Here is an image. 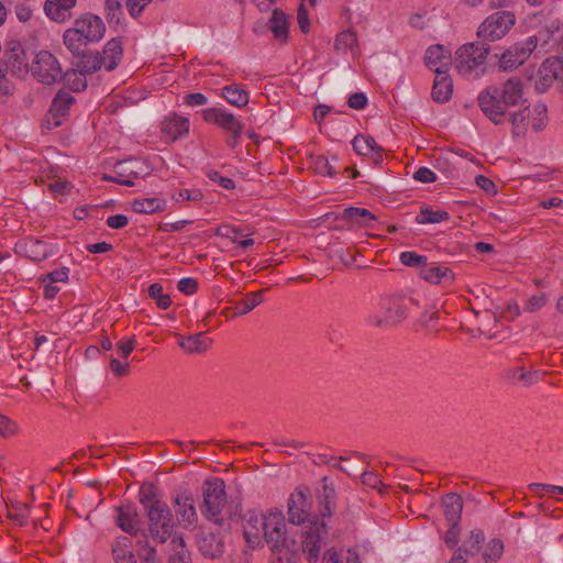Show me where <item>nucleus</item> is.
<instances>
[{"label": "nucleus", "mask_w": 563, "mask_h": 563, "mask_svg": "<svg viewBox=\"0 0 563 563\" xmlns=\"http://www.w3.org/2000/svg\"><path fill=\"white\" fill-rule=\"evenodd\" d=\"M478 104L495 124L508 119L515 135H523L531 125L532 112L522 97V82L518 77L509 78L501 89L488 87L478 96Z\"/></svg>", "instance_id": "f257e3e1"}, {"label": "nucleus", "mask_w": 563, "mask_h": 563, "mask_svg": "<svg viewBox=\"0 0 563 563\" xmlns=\"http://www.w3.org/2000/svg\"><path fill=\"white\" fill-rule=\"evenodd\" d=\"M139 500L147 518L148 537L154 542L165 543L179 536L175 532V521L169 506L158 497L157 488L153 484L142 485Z\"/></svg>", "instance_id": "f03ea898"}, {"label": "nucleus", "mask_w": 563, "mask_h": 563, "mask_svg": "<svg viewBox=\"0 0 563 563\" xmlns=\"http://www.w3.org/2000/svg\"><path fill=\"white\" fill-rule=\"evenodd\" d=\"M418 305L417 300L408 296L390 297L385 306L383 316H371V324L383 328L394 327L406 320L413 307Z\"/></svg>", "instance_id": "7ed1b4c3"}, {"label": "nucleus", "mask_w": 563, "mask_h": 563, "mask_svg": "<svg viewBox=\"0 0 563 563\" xmlns=\"http://www.w3.org/2000/svg\"><path fill=\"white\" fill-rule=\"evenodd\" d=\"M516 24V16L510 11H496L489 14L477 27L476 35L483 42H495L505 37Z\"/></svg>", "instance_id": "20e7f679"}, {"label": "nucleus", "mask_w": 563, "mask_h": 563, "mask_svg": "<svg viewBox=\"0 0 563 563\" xmlns=\"http://www.w3.org/2000/svg\"><path fill=\"white\" fill-rule=\"evenodd\" d=\"M490 52L486 43H467L462 45L455 53V67L463 76H468L481 66Z\"/></svg>", "instance_id": "39448f33"}, {"label": "nucleus", "mask_w": 563, "mask_h": 563, "mask_svg": "<svg viewBox=\"0 0 563 563\" xmlns=\"http://www.w3.org/2000/svg\"><path fill=\"white\" fill-rule=\"evenodd\" d=\"M31 75L41 84L53 85L63 78L58 59L48 51L36 53L30 66Z\"/></svg>", "instance_id": "423d86ee"}, {"label": "nucleus", "mask_w": 563, "mask_h": 563, "mask_svg": "<svg viewBox=\"0 0 563 563\" xmlns=\"http://www.w3.org/2000/svg\"><path fill=\"white\" fill-rule=\"evenodd\" d=\"M227 504L225 484L220 478L208 479L203 486L202 514L208 519L219 520Z\"/></svg>", "instance_id": "0eeeda50"}, {"label": "nucleus", "mask_w": 563, "mask_h": 563, "mask_svg": "<svg viewBox=\"0 0 563 563\" xmlns=\"http://www.w3.org/2000/svg\"><path fill=\"white\" fill-rule=\"evenodd\" d=\"M243 534L251 548L260 547L268 528V515L256 510H249L242 518Z\"/></svg>", "instance_id": "6e6552de"}, {"label": "nucleus", "mask_w": 563, "mask_h": 563, "mask_svg": "<svg viewBox=\"0 0 563 563\" xmlns=\"http://www.w3.org/2000/svg\"><path fill=\"white\" fill-rule=\"evenodd\" d=\"M3 62L7 70L13 76L23 78L30 71L26 53L19 41L12 40L7 43Z\"/></svg>", "instance_id": "1a4fd4ad"}, {"label": "nucleus", "mask_w": 563, "mask_h": 563, "mask_svg": "<svg viewBox=\"0 0 563 563\" xmlns=\"http://www.w3.org/2000/svg\"><path fill=\"white\" fill-rule=\"evenodd\" d=\"M15 253L33 262H41L56 253L54 245L35 238H24L15 243Z\"/></svg>", "instance_id": "9d476101"}, {"label": "nucleus", "mask_w": 563, "mask_h": 563, "mask_svg": "<svg viewBox=\"0 0 563 563\" xmlns=\"http://www.w3.org/2000/svg\"><path fill=\"white\" fill-rule=\"evenodd\" d=\"M537 45V36H529L526 41L516 43L501 55L500 67L508 70L522 65L536 49Z\"/></svg>", "instance_id": "9b49d317"}, {"label": "nucleus", "mask_w": 563, "mask_h": 563, "mask_svg": "<svg viewBox=\"0 0 563 563\" xmlns=\"http://www.w3.org/2000/svg\"><path fill=\"white\" fill-rule=\"evenodd\" d=\"M327 536L325 525L314 521L302 533V552L307 555L309 562H317L323 541Z\"/></svg>", "instance_id": "f8f14e48"}, {"label": "nucleus", "mask_w": 563, "mask_h": 563, "mask_svg": "<svg viewBox=\"0 0 563 563\" xmlns=\"http://www.w3.org/2000/svg\"><path fill=\"white\" fill-rule=\"evenodd\" d=\"M286 525L282 512L268 514V528L264 537L273 552H280L287 543Z\"/></svg>", "instance_id": "ddd939ff"}, {"label": "nucleus", "mask_w": 563, "mask_h": 563, "mask_svg": "<svg viewBox=\"0 0 563 563\" xmlns=\"http://www.w3.org/2000/svg\"><path fill=\"white\" fill-rule=\"evenodd\" d=\"M74 25L87 42L100 41L106 32V25L101 18L91 13L75 20Z\"/></svg>", "instance_id": "4468645a"}, {"label": "nucleus", "mask_w": 563, "mask_h": 563, "mask_svg": "<svg viewBox=\"0 0 563 563\" xmlns=\"http://www.w3.org/2000/svg\"><path fill=\"white\" fill-rule=\"evenodd\" d=\"M206 122L218 125L227 132L235 131L243 124L232 114L221 108H209L202 111Z\"/></svg>", "instance_id": "2eb2a0df"}, {"label": "nucleus", "mask_w": 563, "mask_h": 563, "mask_svg": "<svg viewBox=\"0 0 563 563\" xmlns=\"http://www.w3.org/2000/svg\"><path fill=\"white\" fill-rule=\"evenodd\" d=\"M117 518L115 522L119 528L130 536H137L141 529V520L136 508L131 505L115 507Z\"/></svg>", "instance_id": "dca6fc26"}, {"label": "nucleus", "mask_w": 563, "mask_h": 563, "mask_svg": "<svg viewBox=\"0 0 563 563\" xmlns=\"http://www.w3.org/2000/svg\"><path fill=\"white\" fill-rule=\"evenodd\" d=\"M419 276L428 283L435 285H452L455 274L446 266L437 263L427 264L419 272Z\"/></svg>", "instance_id": "f3484780"}, {"label": "nucleus", "mask_w": 563, "mask_h": 563, "mask_svg": "<svg viewBox=\"0 0 563 563\" xmlns=\"http://www.w3.org/2000/svg\"><path fill=\"white\" fill-rule=\"evenodd\" d=\"M309 503L303 489L297 488L288 501V516L294 525L305 522L308 516Z\"/></svg>", "instance_id": "a211bd4d"}, {"label": "nucleus", "mask_w": 563, "mask_h": 563, "mask_svg": "<svg viewBox=\"0 0 563 563\" xmlns=\"http://www.w3.org/2000/svg\"><path fill=\"white\" fill-rule=\"evenodd\" d=\"M174 507L178 522L181 527L189 528L197 522V512L192 497L188 495L177 496Z\"/></svg>", "instance_id": "6ab92c4d"}, {"label": "nucleus", "mask_w": 563, "mask_h": 563, "mask_svg": "<svg viewBox=\"0 0 563 563\" xmlns=\"http://www.w3.org/2000/svg\"><path fill=\"white\" fill-rule=\"evenodd\" d=\"M75 98L73 95L65 90H59L52 101L49 114L53 120V125L58 126L66 119L70 107L74 104Z\"/></svg>", "instance_id": "aec40b11"}, {"label": "nucleus", "mask_w": 563, "mask_h": 563, "mask_svg": "<svg viewBox=\"0 0 563 563\" xmlns=\"http://www.w3.org/2000/svg\"><path fill=\"white\" fill-rule=\"evenodd\" d=\"M352 146L356 154L371 157L375 164L383 161L384 150L371 135H356L352 141Z\"/></svg>", "instance_id": "412c9836"}, {"label": "nucleus", "mask_w": 563, "mask_h": 563, "mask_svg": "<svg viewBox=\"0 0 563 563\" xmlns=\"http://www.w3.org/2000/svg\"><path fill=\"white\" fill-rule=\"evenodd\" d=\"M189 120L186 117L173 113L164 119L162 122V133L170 141L188 134L189 132Z\"/></svg>", "instance_id": "4be33fe9"}, {"label": "nucleus", "mask_w": 563, "mask_h": 563, "mask_svg": "<svg viewBox=\"0 0 563 563\" xmlns=\"http://www.w3.org/2000/svg\"><path fill=\"white\" fill-rule=\"evenodd\" d=\"M77 0H46L44 3L45 14L55 22L63 23L71 15V9Z\"/></svg>", "instance_id": "5701e85b"}, {"label": "nucleus", "mask_w": 563, "mask_h": 563, "mask_svg": "<svg viewBox=\"0 0 563 563\" xmlns=\"http://www.w3.org/2000/svg\"><path fill=\"white\" fill-rule=\"evenodd\" d=\"M122 43L118 38L110 40L102 51L99 52L101 68L103 67L106 70H113L120 63L122 57Z\"/></svg>", "instance_id": "b1692460"}, {"label": "nucleus", "mask_w": 563, "mask_h": 563, "mask_svg": "<svg viewBox=\"0 0 563 563\" xmlns=\"http://www.w3.org/2000/svg\"><path fill=\"white\" fill-rule=\"evenodd\" d=\"M435 78L432 87V98L437 102H445L452 95V81L446 69L434 68Z\"/></svg>", "instance_id": "393cba45"}, {"label": "nucleus", "mask_w": 563, "mask_h": 563, "mask_svg": "<svg viewBox=\"0 0 563 563\" xmlns=\"http://www.w3.org/2000/svg\"><path fill=\"white\" fill-rule=\"evenodd\" d=\"M139 162L125 161L115 165V183L128 187L134 185V180L141 177V172L136 169Z\"/></svg>", "instance_id": "a878e982"}, {"label": "nucleus", "mask_w": 563, "mask_h": 563, "mask_svg": "<svg viewBox=\"0 0 563 563\" xmlns=\"http://www.w3.org/2000/svg\"><path fill=\"white\" fill-rule=\"evenodd\" d=\"M77 62L76 69L81 74H93L101 69L99 52L82 51L79 55H75Z\"/></svg>", "instance_id": "bb28decb"}, {"label": "nucleus", "mask_w": 563, "mask_h": 563, "mask_svg": "<svg viewBox=\"0 0 563 563\" xmlns=\"http://www.w3.org/2000/svg\"><path fill=\"white\" fill-rule=\"evenodd\" d=\"M340 219L360 227L372 228L371 222L376 220V216L365 208L350 207L343 210Z\"/></svg>", "instance_id": "cd10ccee"}, {"label": "nucleus", "mask_w": 563, "mask_h": 563, "mask_svg": "<svg viewBox=\"0 0 563 563\" xmlns=\"http://www.w3.org/2000/svg\"><path fill=\"white\" fill-rule=\"evenodd\" d=\"M444 516L449 525L459 523L463 510V500L456 494H448L442 499Z\"/></svg>", "instance_id": "c85d7f7f"}, {"label": "nucleus", "mask_w": 563, "mask_h": 563, "mask_svg": "<svg viewBox=\"0 0 563 563\" xmlns=\"http://www.w3.org/2000/svg\"><path fill=\"white\" fill-rule=\"evenodd\" d=\"M426 64L434 71V68L446 69L450 65V57L442 45L430 46L426 52Z\"/></svg>", "instance_id": "c756f323"}, {"label": "nucleus", "mask_w": 563, "mask_h": 563, "mask_svg": "<svg viewBox=\"0 0 563 563\" xmlns=\"http://www.w3.org/2000/svg\"><path fill=\"white\" fill-rule=\"evenodd\" d=\"M440 312L435 308L426 310L420 318L416 321L415 328L417 331L426 333H437L439 331Z\"/></svg>", "instance_id": "7c9ffc66"}, {"label": "nucleus", "mask_w": 563, "mask_h": 563, "mask_svg": "<svg viewBox=\"0 0 563 563\" xmlns=\"http://www.w3.org/2000/svg\"><path fill=\"white\" fill-rule=\"evenodd\" d=\"M63 42L67 49L75 56L79 55L82 51H85V46L88 43L85 37L79 33V31L74 25L70 29H67L63 35Z\"/></svg>", "instance_id": "2f4dec72"}, {"label": "nucleus", "mask_w": 563, "mask_h": 563, "mask_svg": "<svg viewBox=\"0 0 563 563\" xmlns=\"http://www.w3.org/2000/svg\"><path fill=\"white\" fill-rule=\"evenodd\" d=\"M222 96L225 100L238 108L249 103V92L236 84L228 85L222 89Z\"/></svg>", "instance_id": "473e14b6"}, {"label": "nucleus", "mask_w": 563, "mask_h": 563, "mask_svg": "<svg viewBox=\"0 0 563 563\" xmlns=\"http://www.w3.org/2000/svg\"><path fill=\"white\" fill-rule=\"evenodd\" d=\"M269 30L273 32L275 38L285 42L288 36V21L285 13L280 10H274L269 20Z\"/></svg>", "instance_id": "72a5a7b5"}, {"label": "nucleus", "mask_w": 563, "mask_h": 563, "mask_svg": "<svg viewBox=\"0 0 563 563\" xmlns=\"http://www.w3.org/2000/svg\"><path fill=\"white\" fill-rule=\"evenodd\" d=\"M322 563H360V561L355 551L332 548L324 553Z\"/></svg>", "instance_id": "f704fd0d"}, {"label": "nucleus", "mask_w": 563, "mask_h": 563, "mask_svg": "<svg viewBox=\"0 0 563 563\" xmlns=\"http://www.w3.org/2000/svg\"><path fill=\"white\" fill-rule=\"evenodd\" d=\"M170 545L174 553L170 556L169 563H192L190 552L181 536L173 537Z\"/></svg>", "instance_id": "c9c22d12"}, {"label": "nucleus", "mask_w": 563, "mask_h": 563, "mask_svg": "<svg viewBox=\"0 0 563 563\" xmlns=\"http://www.w3.org/2000/svg\"><path fill=\"white\" fill-rule=\"evenodd\" d=\"M450 219V214L443 210H432L429 207L420 209L419 214L416 217V222L419 224L440 223Z\"/></svg>", "instance_id": "e433bc0d"}, {"label": "nucleus", "mask_w": 563, "mask_h": 563, "mask_svg": "<svg viewBox=\"0 0 563 563\" xmlns=\"http://www.w3.org/2000/svg\"><path fill=\"white\" fill-rule=\"evenodd\" d=\"M165 202L159 198L136 199L132 203V209L137 213L151 214L163 210Z\"/></svg>", "instance_id": "4c0bfd02"}, {"label": "nucleus", "mask_w": 563, "mask_h": 563, "mask_svg": "<svg viewBox=\"0 0 563 563\" xmlns=\"http://www.w3.org/2000/svg\"><path fill=\"white\" fill-rule=\"evenodd\" d=\"M484 540V533L481 530L472 531L470 539L465 540L456 551H462V554L468 559V556L476 555L479 552Z\"/></svg>", "instance_id": "58836bf2"}, {"label": "nucleus", "mask_w": 563, "mask_h": 563, "mask_svg": "<svg viewBox=\"0 0 563 563\" xmlns=\"http://www.w3.org/2000/svg\"><path fill=\"white\" fill-rule=\"evenodd\" d=\"M200 552L207 558H218L222 553V543L214 537H203L198 541Z\"/></svg>", "instance_id": "ea45409f"}, {"label": "nucleus", "mask_w": 563, "mask_h": 563, "mask_svg": "<svg viewBox=\"0 0 563 563\" xmlns=\"http://www.w3.org/2000/svg\"><path fill=\"white\" fill-rule=\"evenodd\" d=\"M264 290L254 291L251 294H247L241 301L236 303V313L239 316L245 314L250 311H252L255 307H257L260 303L263 302Z\"/></svg>", "instance_id": "a19ab883"}, {"label": "nucleus", "mask_w": 563, "mask_h": 563, "mask_svg": "<svg viewBox=\"0 0 563 563\" xmlns=\"http://www.w3.org/2000/svg\"><path fill=\"white\" fill-rule=\"evenodd\" d=\"M357 44L355 32L347 30L339 33L335 38L334 48L338 52H346Z\"/></svg>", "instance_id": "79ce46f5"}, {"label": "nucleus", "mask_w": 563, "mask_h": 563, "mask_svg": "<svg viewBox=\"0 0 563 563\" xmlns=\"http://www.w3.org/2000/svg\"><path fill=\"white\" fill-rule=\"evenodd\" d=\"M148 296L156 301L157 307L161 309H167L172 305L170 297L164 294L163 286L158 283H154L148 287Z\"/></svg>", "instance_id": "37998d69"}, {"label": "nucleus", "mask_w": 563, "mask_h": 563, "mask_svg": "<svg viewBox=\"0 0 563 563\" xmlns=\"http://www.w3.org/2000/svg\"><path fill=\"white\" fill-rule=\"evenodd\" d=\"M63 78L74 91H81L87 87L85 75H81L77 69L67 70L63 73Z\"/></svg>", "instance_id": "c03bdc74"}, {"label": "nucleus", "mask_w": 563, "mask_h": 563, "mask_svg": "<svg viewBox=\"0 0 563 563\" xmlns=\"http://www.w3.org/2000/svg\"><path fill=\"white\" fill-rule=\"evenodd\" d=\"M531 126L533 130L539 131L543 129L548 121V109L547 106L543 103H537L534 104L533 109L531 110Z\"/></svg>", "instance_id": "a18cd8bd"}, {"label": "nucleus", "mask_w": 563, "mask_h": 563, "mask_svg": "<svg viewBox=\"0 0 563 563\" xmlns=\"http://www.w3.org/2000/svg\"><path fill=\"white\" fill-rule=\"evenodd\" d=\"M113 558H121L134 555L132 551V540L129 537H119L117 538L113 547H112Z\"/></svg>", "instance_id": "49530a36"}, {"label": "nucleus", "mask_w": 563, "mask_h": 563, "mask_svg": "<svg viewBox=\"0 0 563 563\" xmlns=\"http://www.w3.org/2000/svg\"><path fill=\"white\" fill-rule=\"evenodd\" d=\"M504 552V543L499 539H493L484 552V560L486 563L497 562Z\"/></svg>", "instance_id": "de8ad7c7"}, {"label": "nucleus", "mask_w": 563, "mask_h": 563, "mask_svg": "<svg viewBox=\"0 0 563 563\" xmlns=\"http://www.w3.org/2000/svg\"><path fill=\"white\" fill-rule=\"evenodd\" d=\"M400 262L408 267H419L422 269L428 264V257L419 255L416 252L406 251L400 254Z\"/></svg>", "instance_id": "09e8293b"}, {"label": "nucleus", "mask_w": 563, "mask_h": 563, "mask_svg": "<svg viewBox=\"0 0 563 563\" xmlns=\"http://www.w3.org/2000/svg\"><path fill=\"white\" fill-rule=\"evenodd\" d=\"M311 166L317 174L322 176L332 177L335 174L333 166L330 164L329 159L322 155L312 157Z\"/></svg>", "instance_id": "8fccbe9b"}, {"label": "nucleus", "mask_w": 563, "mask_h": 563, "mask_svg": "<svg viewBox=\"0 0 563 563\" xmlns=\"http://www.w3.org/2000/svg\"><path fill=\"white\" fill-rule=\"evenodd\" d=\"M122 0H106V16L109 23H119L122 15Z\"/></svg>", "instance_id": "3c124183"}, {"label": "nucleus", "mask_w": 563, "mask_h": 563, "mask_svg": "<svg viewBox=\"0 0 563 563\" xmlns=\"http://www.w3.org/2000/svg\"><path fill=\"white\" fill-rule=\"evenodd\" d=\"M139 544L141 545L139 549V558L143 563H157L156 549L150 544L147 536H145L144 541H139Z\"/></svg>", "instance_id": "603ef678"}, {"label": "nucleus", "mask_w": 563, "mask_h": 563, "mask_svg": "<svg viewBox=\"0 0 563 563\" xmlns=\"http://www.w3.org/2000/svg\"><path fill=\"white\" fill-rule=\"evenodd\" d=\"M216 235L230 239L232 242L236 243L240 236H246L247 234H244L239 228L229 224H222L217 228Z\"/></svg>", "instance_id": "864d4df0"}, {"label": "nucleus", "mask_w": 563, "mask_h": 563, "mask_svg": "<svg viewBox=\"0 0 563 563\" xmlns=\"http://www.w3.org/2000/svg\"><path fill=\"white\" fill-rule=\"evenodd\" d=\"M183 350L188 353L200 352L203 350L201 342V334L189 335L179 342Z\"/></svg>", "instance_id": "5fc2aeb1"}, {"label": "nucleus", "mask_w": 563, "mask_h": 563, "mask_svg": "<svg viewBox=\"0 0 563 563\" xmlns=\"http://www.w3.org/2000/svg\"><path fill=\"white\" fill-rule=\"evenodd\" d=\"M18 424L9 417L0 415V435L8 438L18 433Z\"/></svg>", "instance_id": "6e6d98bb"}, {"label": "nucleus", "mask_w": 563, "mask_h": 563, "mask_svg": "<svg viewBox=\"0 0 563 563\" xmlns=\"http://www.w3.org/2000/svg\"><path fill=\"white\" fill-rule=\"evenodd\" d=\"M547 295L543 294V292H539V294H536L533 296H531L526 305H525V310L529 311V312H536L538 310H540L545 303H547Z\"/></svg>", "instance_id": "4d7b16f0"}, {"label": "nucleus", "mask_w": 563, "mask_h": 563, "mask_svg": "<svg viewBox=\"0 0 563 563\" xmlns=\"http://www.w3.org/2000/svg\"><path fill=\"white\" fill-rule=\"evenodd\" d=\"M135 347V339L134 338H124L118 341L117 343V354L120 357L128 358L129 355Z\"/></svg>", "instance_id": "13d9d810"}, {"label": "nucleus", "mask_w": 563, "mask_h": 563, "mask_svg": "<svg viewBox=\"0 0 563 563\" xmlns=\"http://www.w3.org/2000/svg\"><path fill=\"white\" fill-rule=\"evenodd\" d=\"M177 288L186 295H192L197 291L198 283L195 278L186 277L178 282Z\"/></svg>", "instance_id": "bf43d9fd"}, {"label": "nucleus", "mask_w": 563, "mask_h": 563, "mask_svg": "<svg viewBox=\"0 0 563 563\" xmlns=\"http://www.w3.org/2000/svg\"><path fill=\"white\" fill-rule=\"evenodd\" d=\"M207 102L208 98L201 92H192L184 97V103L189 107L205 106Z\"/></svg>", "instance_id": "052dcab7"}, {"label": "nucleus", "mask_w": 563, "mask_h": 563, "mask_svg": "<svg viewBox=\"0 0 563 563\" xmlns=\"http://www.w3.org/2000/svg\"><path fill=\"white\" fill-rule=\"evenodd\" d=\"M208 177L210 180L219 184L224 189H233L234 188V181L231 178L224 177L216 170H210L208 173Z\"/></svg>", "instance_id": "680f3d73"}, {"label": "nucleus", "mask_w": 563, "mask_h": 563, "mask_svg": "<svg viewBox=\"0 0 563 563\" xmlns=\"http://www.w3.org/2000/svg\"><path fill=\"white\" fill-rule=\"evenodd\" d=\"M151 1L152 0H128L126 7L130 14L136 18Z\"/></svg>", "instance_id": "e2e57ef3"}, {"label": "nucleus", "mask_w": 563, "mask_h": 563, "mask_svg": "<svg viewBox=\"0 0 563 563\" xmlns=\"http://www.w3.org/2000/svg\"><path fill=\"white\" fill-rule=\"evenodd\" d=\"M347 104L352 109L361 110L366 107L367 98L363 92H355L350 96Z\"/></svg>", "instance_id": "0e129e2a"}, {"label": "nucleus", "mask_w": 563, "mask_h": 563, "mask_svg": "<svg viewBox=\"0 0 563 563\" xmlns=\"http://www.w3.org/2000/svg\"><path fill=\"white\" fill-rule=\"evenodd\" d=\"M539 74L543 77L545 85L549 86L554 79L556 80L559 71L552 69L551 65H549V62H547L543 63L542 66L540 67Z\"/></svg>", "instance_id": "69168bd1"}, {"label": "nucleus", "mask_w": 563, "mask_h": 563, "mask_svg": "<svg viewBox=\"0 0 563 563\" xmlns=\"http://www.w3.org/2000/svg\"><path fill=\"white\" fill-rule=\"evenodd\" d=\"M413 178L421 183H433L437 180L435 174L428 167H420L415 173Z\"/></svg>", "instance_id": "338daca9"}, {"label": "nucleus", "mask_w": 563, "mask_h": 563, "mask_svg": "<svg viewBox=\"0 0 563 563\" xmlns=\"http://www.w3.org/2000/svg\"><path fill=\"white\" fill-rule=\"evenodd\" d=\"M110 368L115 376L122 377L129 374L130 365L126 362H121L118 358H112L110 362Z\"/></svg>", "instance_id": "774afa93"}]
</instances>
